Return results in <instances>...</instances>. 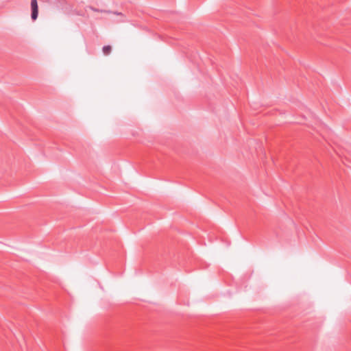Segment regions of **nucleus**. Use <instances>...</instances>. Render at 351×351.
<instances>
[{
    "mask_svg": "<svg viewBox=\"0 0 351 351\" xmlns=\"http://www.w3.org/2000/svg\"><path fill=\"white\" fill-rule=\"evenodd\" d=\"M31 9H32V19L35 21L38 18V6L37 0L31 1Z\"/></svg>",
    "mask_w": 351,
    "mask_h": 351,
    "instance_id": "obj_1",
    "label": "nucleus"
},
{
    "mask_svg": "<svg viewBox=\"0 0 351 351\" xmlns=\"http://www.w3.org/2000/svg\"><path fill=\"white\" fill-rule=\"evenodd\" d=\"M111 51L110 46H105L103 47V52L105 55H108Z\"/></svg>",
    "mask_w": 351,
    "mask_h": 351,
    "instance_id": "obj_2",
    "label": "nucleus"
},
{
    "mask_svg": "<svg viewBox=\"0 0 351 351\" xmlns=\"http://www.w3.org/2000/svg\"><path fill=\"white\" fill-rule=\"evenodd\" d=\"M90 9L91 10L94 11V12H108V11H105V10H98V9H96V8H93V7H90Z\"/></svg>",
    "mask_w": 351,
    "mask_h": 351,
    "instance_id": "obj_3",
    "label": "nucleus"
}]
</instances>
